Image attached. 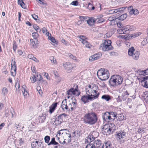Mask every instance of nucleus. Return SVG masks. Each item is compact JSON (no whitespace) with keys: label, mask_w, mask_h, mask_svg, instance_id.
<instances>
[{"label":"nucleus","mask_w":148,"mask_h":148,"mask_svg":"<svg viewBox=\"0 0 148 148\" xmlns=\"http://www.w3.org/2000/svg\"><path fill=\"white\" fill-rule=\"evenodd\" d=\"M97 115L95 112H88L86 114L84 118V123L89 125L95 124L97 121Z\"/></svg>","instance_id":"f03ea898"},{"label":"nucleus","mask_w":148,"mask_h":148,"mask_svg":"<svg viewBox=\"0 0 148 148\" xmlns=\"http://www.w3.org/2000/svg\"><path fill=\"white\" fill-rule=\"evenodd\" d=\"M16 67L13 66H11V75L13 76L15 75L16 74Z\"/></svg>","instance_id":"c85d7f7f"},{"label":"nucleus","mask_w":148,"mask_h":148,"mask_svg":"<svg viewBox=\"0 0 148 148\" xmlns=\"http://www.w3.org/2000/svg\"><path fill=\"white\" fill-rule=\"evenodd\" d=\"M66 99L63 100L62 102L61 107L62 109L64 110L65 109L68 111H69V109L68 106H67L66 103Z\"/></svg>","instance_id":"dca6fc26"},{"label":"nucleus","mask_w":148,"mask_h":148,"mask_svg":"<svg viewBox=\"0 0 148 148\" xmlns=\"http://www.w3.org/2000/svg\"><path fill=\"white\" fill-rule=\"evenodd\" d=\"M111 146V142L110 141H108L103 145L101 148H110Z\"/></svg>","instance_id":"b1692460"},{"label":"nucleus","mask_w":148,"mask_h":148,"mask_svg":"<svg viewBox=\"0 0 148 148\" xmlns=\"http://www.w3.org/2000/svg\"><path fill=\"white\" fill-rule=\"evenodd\" d=\"M97 134V136L98 135V133L96 132H94L92 133V134L88 136L87 138V140L88 141H90V142H93L95 140V138L97 136L95 137L93 136V134Z\"/></svg>","instance_id":"ddd939ff"},{"label":"nucleus","mask_w":148,"mask_h":148,"mask_svg":"<svg viewBox=\"0 0 148 148\" xmlns=\"http://www.w3.org/2000/svg\"><path fill=\"white\" fill-rule=\"evenodd\" d=\"M50 60L51 61V63L55 64L56 62V59L53 56H51L50 57Z\"/></svg>","instance_id":"de8ad7c7"},{"label":"nucleus","mask_w":148,"mask_h":148,"mask_svg":"<svg viewBox=\"0 0 148 148\" xmlns=\"http://www.w3.org/2000/svg\"><path fill=\"white\" fill-rule=\"evenodd\" d=\"M114 13L113 9L110 10H109L108 12V14H113Z\"/></svg>","instance_id":"0e129e2a"},{"label":"nucleus","mask_w":148,"mask_h":148,"mask_svg":"<svg viewBox=\"0 0 148 148\" xmlns=\"http://www.w3.org/2000/svg\"><path fill=\"white\" fill-rule=\"evenodd\" d=\"M31 69L33 73L36 74V68L34 66H32L31 67Z\"/></svg>","instance_id":"680f3d73"},{"label":"nucleus","mask_w":148,"mask_h":148,"mask_svg":"<svg viewBox=\"0 0 148 148\" xmlns=\"http://www.w3.org/2000/svg\"><path fill=\"white\" fill-rule=\"evenodd\" d=\"M78 92V93L76 95L77 96H78L79 95L80 93H79L77 90L76 89H74L73 88H72L69 90L67 91V94L68 95H76V92Z\"/></svg>","instance_id":"f8f14e48"},{"label":"nucleus","mask_w":148,"mask_h":148,"mask_svg":"<svg viewBox=\"0 0 148 148\" xmlns=\"http://www.w3.org/2000/svg\"><path fill=\"white\" fill-rule=\"evenodd\" d=\"M58 143L55 140V138H53L51 139V141L48 143V145H58Z\"/></svg>","instance_id":"2f4dec72"},{"label":"nucleus","mask_w":148,"mask_h":148,"mask_svg":"<svg viewBox=\"0 0 148 148\" xmlns=\"http://www.w3.org/2000/svg\"><path fill=\"white\" fill-rule=\"evenodd\" d=\"M117 22L115 20H113L110 22L109 24L110 25H114L116 24Z\"/></svg>","instance_id":"13d9d810"},{"label":"nucleus","mask_w":148,"mask_h":148,"mask_svg":"<svg viewBox=\"0 0 148 148\" xmlns=\"http://www.w3.org/2000/svg\"><path fill=\"white\" fill-rule=\"evenodd\" d=\"M98 87L95 84H92L86 86L85 88V91L87 95L83 96L81 98L82 101L84 103L88 102L97 98L99 95L98 92Z\"/></svg>","instance_id":"f257e3e1"},{"label":"nucleus","mask_w":148,"mask_h":148,"mask_svg":"<svg viewBox=\"0 0 148 148\" xmlns=\"http://www.w3.org/2000/svg\"><path fill=\"white\" fill-rule=\"evenodd\" d=\"M100 49L104 51H106L113 49L112 48H111L110 47H107L103 43L100 45Z\"/></svg>","instance_id":"a211bd4d"},{"label":"nucleus","mask_w":148,"mask_h":148,"mask_svg":"<svg viewBox=\"0 0 148 148\" xmlns=\"http://www.w3.org/2000/svg\"><path fill=\"white\" fill-rule=\"evenodd\" d=\"M79 38H80L79 40L81 41L82 43H83V41H86V40L87 39V38L83 35H80Z\"/></svg>","instance_id":"ea45409f"},{"label":"nucleus","mask_w":148,"mask_h":148,"mask_svg":"<svg viewBox=\"0 0 148 148\" xmlns=\"http://www.w3.org/2000/svg\"><path fill=\"white\" fill-rule=\"evenodd\" d=\"M101 98L106 101H108L111 99V96L108 95H104L101 97Z\"/></svg>","instance_id":"473e14b6"},{"label":"nucleus","mask_w":148,"mask_h":148,"mask_svg":"<svg viewBox=\"0 0 148 148\" xmlns=\"http://www.w3.org/2000/svg\"><path fill=\"white\" fill-rule=\"evenodd\" d=\"M116 24L119 27H121L122 26V24L120 22H117Z\"/></svg>","instance_id":"69168bd1"},{"label":"nucleus","mask_w":148,"mask_h":148,"mask_svg":"<svg viewBox=\"0 0 148 148\" xmlns=\"http://www.w3.org/2000/svg\"><path fill=\"white\" fill-rule=\"evenodd\" d=\"M33 75L34 76H35L36 77H39V78H36V81H40L42 80V78L41 77V75H40V74L39 73H38L37 72L36 73V74L34 73V74H33Z\"/></svg>","instance_id":"cd10ccee"},{"label":"nucleus","mask_w":148,"mask_h":148,"mask_svg":"<svg viewBox=\"0 0 148 148\" xmlns=\"http://www.w3.org/2000/svg\"><path fill=\"white\" fill-rule=\"evenodd\" d=\"M36 77L34 76L33 77H30V79L31 80V82L32 83H34L36 82Z\"/></svg>","instance_id":"09e8293b"},{"label":"nucleus","mask_w":148,"mask_h":148,"mask_svg":"<svg viewBox=\"0 0 148 148\" xmlns=\"http://www.w3.org/2000/svg\"><path fill=\"white\" fill-rule=\"evenodd\" d=\"M103 44L105 45L107 47H108L111 48H112V49H113V47H112L111 46V41L110 40H103Z\"/></svg>","instance_id":"2eb2a0df"},{"label":"nucleus","mask_w":148,"mask_h":148,"mask_svg":"<svg viewBox=\"0 0 148 148\" xmlns=\"http://www.w3.org/2000/svg\"><path fill=\"white\" fill-rule=\"evenodd\" d=\"M97 75L100 79L105 81L109 77V73L107 69L101 68L97 71Z\"/></svg>","instance_id":"20e7f679"},{"label":"nucleus","mask_w":148,"mask_h":148,"mask_svg":"<svg viewBox=\"0 0 148 148\" xmlns=\"http://www.w3.org/2000/svg\"><path fill=\"white\" fill-rule=\"evenodd\" d=\"M77 106V103L76 102H72L68 105L69 109L71 108V111H72L75 110Z\"/></svg>","instance_id":"412c9836"},{"label":"nucleus","mask_w":148,"mask_h":148,"mask_svg":"<svg viewBox=\"0 0 148 148\" xmlns=\"http://www.w3.org/2000/svg\"><path fill=\"white\" fill-rule=\"evenodd\" d=\"M33 18L35 20H37L38 18V16L36 14H32Z\"/></svg>","instance_id":"e2e57ef3"},{"label":"nucleus","mask_w":148,"mask_h":148,"mask_svg":"<svg viewBox=\"0 0 148 148\" xmlns=\"http://www.w3.org/2000/svg\"><path fill=\"white\" fill-rule=\"evenodd\" d=\"M96 23L95 18L93 17L89 18L87 21V23L90 25L92 26Z\"/></svg>","instance_id":"5701e85b"},{"label":"nucleus","mask_w":148,"mask_h":148,"mask_svg":"<svg viewBox=\"0 0 148 148\" xmlns=\"http://www.w3.org/2000/svg\"><path fill=\"white\" fill-rule=\"evenodd\" d=\"M100 56V54H97L94 55L90 57L89 58V60L90 61H92L94 60H96L99 59Z\"/></svg>","instance_id":"f3484780"},{"label":"nucleus","mask_w":148,"mask_h":148,"mask_svg":"<svg viewBox=\"0 0 148 148\" xmlns=\"http://www.w3.org/2000/svg\"><path fill=\"white\" fill-rule=\"evenodd\" d=\"M146 95H145L144 100L145 102L148 103V92H146Z\"/></svg>","instance_id":"603ef678"},{"label":"nucleus","mask_w":148,"mask_h":148,"mask_svg":"<svg viewBox=\"0 0 148 148\" xmlns=\"http://www.w3.org/2000/svg\"><path fill=\"white\" fill-rule=\"evenodd\" d=\"M23 94V95L24 97L26 98L27 97V96L28 95V93L27 92V91L26 90L25 92H22Z\"/></svg>","instance_id":"bf43d9fd"},{"label":"nucleus","mask_w":148,"mask_h":148,"mask_svg":"<svg viewBox=\"0 0 148 148\" xmlns=\"http://www.w3.org/2000/svg\"><path fill=\"white\" fill-rule=\"evenodd\" d=\"M127 14H124L121 15L118 18H116V19H118L119 20L123 21L125 19L127 18Z\"/></svg>","instance_id":"f704fd0d"},{"label":"nucleus","mask_w":148,"mask_h":148,"mask_svg":"<svg viewBox=\"0 0 148 148\" xmlns=\"http://www.w3.org/2000/svg\"><path fill=\"white\" fill-rule=\"evenodd\" d=\"M62 134L64 140H66L68 143L71 142V135L70 134L67 133L65 132L62 133Z\"/></svg>","instance_id":"423d86ee"},{"label":"nucleus","mask_w":148,"mask_h":148,"mask_svg":"<svg viewBox=\"0 0 148 148\" xmlns=\"http://www.w3.org/2000/svg\"><path fill=\"white\" fill-rule=\"evenodd\" d=\"M116 117L117 118V120L120 121L126 119L125 117L124 116L123 114H119Z\"/></svg>","instance_id":"7c9ffc66"},{"label":"nucleus","mask_w":148,"mask_h":148,"mask_svg":"<svg viewBox=\"0 0 148 148\" xmlns=\"http://www.w3.org/2000/svg\"><path fill=\"white\" fill-rule=\"evenodd\" d=\"M110 115L111 116V121H112L115 119V118H117L116 116V113L113 112H109Z\"/></svg>","instance_id":"a878e982"},{"label":"nucleus","mask_w":148,"mask_h":148,"mask_svg":"<svg viewBox=\"0 0 148 148\" xmlns=\"http://www.w3.org/2000/svg\"><path fill=\"white\" fill-rule=\"evenodd\" d=\"M49 39L53 43H55L56 41L54 38L50 37Z\"/></svg>","instance_id":"6e6d98bb"},{"label":"nucleus","mask_w":148,"mask_h":148,"mask_svg":"<svg viewBox=\"0 0 148 148\" xmlns=\"http://www.w3.org/2000/svg\"><path fill=\"white\" fill-rule=\"evenodd\" d=\"M23 0H21H21H18V4L20 5L22 7V8L25 9V6H23V4H24V5H25V4L24 3L23 1Z\"/></svg>","instance_id":"a19ab883"},{"label":"nucleus","mask_w":148,"mask_h":148,"mask_svg":"<svg viewBox=\"0 0 148 148\" xmlns=\"http://www.w3.org/2000/svg\"><path fill=\"white\" fill-rule=\"evenodd\" d=\"M123 100V98L122 97L119 96L117 99V101L118 102H119L122 101Z\"/></svg>","instance_id":"4d7b16f0"},{"label":"nucleus","mask_w":148,"mask_h":148,"mask_svg":"<svg viewBox=\"0 0 148 148\" xmlns=\"http://www.w3.org/2000/svg\"><path fill=\"white\" fill-rule=\"evenodd\" d=\"M125 8L124 7L120 8L118 9H113L114 13H116L118 12H120L124 10Z\"/></svg>","instance_id":"79ce46f5"},{"label":"nucleus","mask_w":148,"mask_h":148,"mask_svg":"<svg viewBox=\"0 0 148 148\" xmlns=\"http://www.w3.org/2000/svg\"><path fill=\"white\" fill-rule=\"evenodd\" d=\"M8 93V90L7 88L5 87H3L1 93V95L4 96L6 95Z\"/></svg>","instance_id":"72a5a7b5"},{"label":"nucleus","mask_w":148,"mask_h":148,"mask_svg":"<svg viewBox=\"0 0 148 148\" xmlns=\"http://www.w3.org/2000/svg\"><path fill=\"white\" fill-rule=\"evenodd\" d=\"M58 104V103L57 102L53 103L50 107L49 112L50 113H52L55 110Z\"/></svg>","instance_id":"6ab92c4d"},{"label":"nucleus","mask_w":148,"mask_h":148,"mask_svg":"<svg viewBox=\"0 0 148 148\" xmlns=\"http://www.w3.org/2000/svg\"><path fill=\"white\" fill-rule=\"evenodd\" d=\"M123 80V78L120 76L114 75L111 76L109 82L111 86H115L121 84Z\"/></svg>","instance_id":"7ed1b4c3"},{"label":"nucleus","mask_w":148,"mask_h":148,"mask_svg":"<svg viewBox=\"0 0 148 148\" xmlns=\"http://www.w3.org/2000/svg\"><path fill=\"white\" fill-rule=\"evenodd\" d=\"M114 126V124L112 123L106 124L104 125L102 130L104 134L107 135L112 133L115 129Z\"/></svg>","instance_id":"39448f33"},{"label":"nucleus","mask_w":148,"mask_h":148,"mask_svg":"<svg viewBox=\"0 0 148 148\" xmlns=\"http://www.w3.org/2000/svg\"><path fill=\"white\" fill-rule=\"evenodd\" d=\"M129 30L130 31H133L135 30L136 28L135 26H132V25H129Z\"/></svg>","instance_id":"5fc2aeb1"},{"label":"nucleus","mask_w":148,"mask_h":148,"mask_svg":"<svg viewBox=\"0 0 148 148\" xmlns=\"http://www.w3.org/2000/svg\"><path fill=\"white\" fill-rule=\"evenodd\" d=\"M128 9L130 11V14H134L135 15H137L139 13L138 10L136 9H133L132 6L128 7Z\"/></svg>","instance_id":"9d476101"},{"label":"nucleus","mask_w":148,"mask_h":148,"mask_svg":"<svg viewBox=\"0 0 148 148\" xmlns=\"http://www.w3.org/2000/svg\"><path fill=\"white\" fill-rule=\"evenodd\" d=\"M82 43L83 45H84L85 47L86 48L90 49L92 47V45L87 40L83 41V43Z\"/></svg>","instance_id":"c756f323"},{"label":"nucleus","mask_w":148,"mask_h":148,"mask_svg":"<svg viewBox=\"0 0 148 148\" xmlns=\"http://www.w3.org/2000/svg\"><path fill=\"white\" fill-rule=\"evenodd\" d=\"M141 34L140 32L132 34L130 36V37L131 38H134L136 37L139 36Z\"/></svg>","instance_id":"58836bf2"},{"label":"nucleus","mask_w":148,"mask_h":148,"mask_svg":"<svg viewBox=\"0 0 148 148\" xmlns=\"http://www.w3.org/2000/svg\"><path fill=\"white\" fill-rule=\"evenodd\" d=\"M147 77H143V80L141 81V83L142 85L146 88H148V85L147 82Z\"/></svg>","instance_id":"aec40b11"},{"label":"nucleus","mask_w":148,"mask_h":148,"mask_svg":"<svg viewBox=\"0 0 148 148\" xmlns=\"http://www.w3.org/2000/svg\"><path fill=\"white\" fill-rule=\"evenodd\" d=\"M30 45H32L33 47L36 48V45L38 44V41L37 39H32L30 40Z\"/></svg>","instance_id":"4be33fe9"},{"label":"nucleus","mask_w":148,"mask_h":148,"mask_svg":"<svg viewBox=\"0 0 148 148\" xmlns=\"http://www.w3.org/2000/svg\"><path fill=\"white\" fill-rule=\"evenodd\" d=\"M126 133L125 132L123 131H119L116 132V138H119V139H121L125 136Z\"/></svg>","instance_id":"0eeeda50"},{"label":"nucleus","mask_w":148,"mask_h":148,"mask_svg":"<svg viewBox=\"0 0 148 148\" xmlns=\"http://www.w3.org/2000/svg\"><path fill=\"white\" fill-rule=\"evenodd\" d=\"M17 46L16 44H14L13 45V49L14 51H15L16 48H17Z\"/></svg>","instance_id":"338daca9"},{"label":"nucleus","mask_w":148,"mask_h":148,"mask_svg":"<svg viewBox=\"0 0 148 148\" xmlns=\"http://www.w3.org/2000/svg\"><path fill=\"white\" fill-rule=\"evenodd\" d=\"M42 145L41 143L36 141L33 142L31 143V146L32 148H42L41 145Z\"/></svg>","instance_id":"9b49d317"},{"label":"nucleus","mask_w":148,"mask_h":148,"mask_svg":"<svg viewBox=\"0 0 148 148\" xmlns=\"http://www.w3.org/2000/svg\"><path fill=\"white\" fill-rule=\"evenodd\" d=\"M129 25H127L122 27V29L123 30L124 32L125 33H127V32L129 31Z\"/></svg>","instance_id":"37998d69"},{"label":"nucleus","mask_w":148,"mask_h":148,"mask_svg":"<svg viewBox=\"0 0 148 148\" xmlns=\"http://www.w3.org/2000/svg\"><path fill=\"white\" fill-rule=\"evenodd\" d=\"M33 28L37 32H40L41 31V30L40 28L38 26L36 25H34Z\"/></svg>","instance_id":"a18cd8bd"},{"label":"nucleus","mask_w":148,"mask_h":148,"mask_svg":"<svg viewBox=\"0 0 148 148\" xmlns=\"http://www.w3.org/2000/svg\"><path fill=\"white\" fill-rule=\"evenodd\" d=\"M115 17L114 16H110L108 18V20L110 22L112 21L113 20H116Z\"/></svg>","instance_id":"8fccbe9b"},{"label":"nucleus","mask_w":148,"mask_h":148,"mask_svg":"<svg viewBox=\"0 0 148 148\" xmlns=\"http://www.w3.org/2000/svg\"><path fill=\"white\" fill-rule=\"evenodd\" d=\"M33 55L32 54H29L28 56V58L32 59L33 58Z\"/></svg>","instance_id":"774afa93"},{"label":"nucleus","mask_w":148,"mask_h":148,"mask_svg":"<svg viewBox=\"0 0 148 148\" xmlns=\"http://www.w3.org/2000/svg\"><path fill=\"white\" fill-rule=\"evenodd\" d=\"M46 119V116L43 114L39 116V122L40 123H43Z\"/></svg>","instance_id":"e433bc0d"},{"label":"nucleus","mask_w":148,"mask_h":148,"mask_svg":"<svg viewBox=\"0 0 148 148\" xmlns=\"http://www.w3.org/2000/svg\"><path fill=\"white\" fill-rule=\"evenodd\" d=\"M92 143L95 148H99L102 145L101 141L99 139L95 140Z\"/></svg>","instance_id":"4468645a"},{"label":"nucleus","mask_w":148,"mask_h":148,"mask_svg":"<svg viewBox=\"0 0 148 148\" xmlns=\"http://www.w3.org/2000/svg\"><path fill=\"white\" fill-rule=\"evenodd\" d=\"M71 4L74 6H77L78 5V3L77 1H73Z\"/></svg>","instance_id":"3c124183"},{"label":"nucleus","mask_w":148,"mask_h":148,"mask_svg":"<svg viewBox=\"0 0 148 148\" xmlns=\"http://www.w3.org/2000/svg\"><path fill=\"white\" fill-rule=\"evenodd\" d=\"M135 49L133 47L129 48L128 50V53L129 56H131L134 53Z\"/></svg>","instance_id":"c9c22d12"},{"label":"nucleus","mask_w":148,"mask_h":148,"mask_svg":"<svg viewBox=\"0 0 148 148\" xmlns=\"http://www.w3.org/2000/svg\"><path fill=\"white\" fill-rule=\"evenodd\" d=\"M123 31V30L122 29V27L121 29H118L117 30V32L119 34H125V32H124Z\"/></svg>","instance_id":"864d4df0"},{"label":"nucleus","mask_w":148,"mask_h":148,"mask_svg":"<svg viewBox=\"0 0 148 148\" xmlns=\"http://www.w3.org/2000/svg\"><path fill=\"white\" fill-rule=\"evenodd\" d=\"M103 16V15H102L100 16H98L97 18H95L96 23H99L103 22L104 21V20L101 18Z\"/></svg>","instance_id":"bb28decb"},{"label":"nucleus","mask_w":148,"mask_h":148,"mask_svg":"<svg viewBox=\"0 0 148 148\" xmlns=\"http://www.w3.org/2000/svg\"><path fill=\"white\" fill-rule=\"evenodd\" d=\"M32 36L34 39H37V38L38 36V34L37 32H34L32 33Z\"/></svg>","instance_id":"49530a36"},{"label":"nucleus","mask_w":148,"mask_h":148,"mask_svg":"<svg viewBox=\"0 0 148 148\" xmlns=\"http://www.w3.org/2000/svg\"><path fill=\"white\" fill-rule=\"evenodd\" d=\"M85 148H95L94 145L92 144V142H90L86 146Z\"/></svg>","instance_id":"4c0bfd02"},{"label":"nucleus","mask_w":148,"mask_h":148,"mask_svg":"<svg viewBox=\"0 0 148 148\" xmlns=\"http://www.w3.org/2000/svg\"><path fill=\"white\" fill-rule=\"evenodd\" d=\"M50 137L48 136H47L45 137L44 140L45 143L48 144L50 140Z\"/></svg>","instance_id":"c03bdc74"},{"label":"nucleus","mask_w":148,"mask_h":148,"mask_svg":"<svg viewBox=\"0 0 148 148\" xmlns=\"http://www.w3.org/2000/svg\"><path fill=\"white\" fill-rule=\"evenodd\" d=\"M102 118L104 121L108 122L111 121L109 112H105L103 114Z\"/></svg>","instance_id":"6e6552de"},{"label":"nucleus","mask_w":148,"mask_h":148,"mask_svg":"<svg viewBox=\"0 0 148 148\" xmlns=\"http://www.w3.org/2000/svg\"><path fill=\"white\" fill-rule=\"evenodd\" d=\"M139 54V53L138 51H136L131 56H132L134 59L137 60L138 58Z\"/></svg>","instance_id":"393cba45"},{"label":"nucleus","mask_w":148,"mask_h":148,"mask_svg":"<svg viewBox=\"0 0 148 148\" xmlns=\"http://www.w3.org/2000/svg\"><path fill=\"white\" fill-rule=\"evenodd\" d=\"M143 74L148 75V69L145 70H142V71Z\"/></svg>","instance_id":"052dcab7"},{"label":"nucleus","mask_w":148,"mask_h":148,"mask_svg":"<svg viewBox=\"0 0 148 148\" xmlns=\"http://www.w3.org/2000/svg\"><path fill=\"white\" fill-rule=\"evenodd\" d=\"M63 66L66 69L69 71H70L73 68V66L72 64L69 62H66L63 64Z\"/></svg>","instance_id":"1a4fd4ad"}]
</instances>
